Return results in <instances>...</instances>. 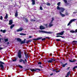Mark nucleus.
<instances>
[{
    "instance_id": "obj_1",
    "label": "nucleus",
    "mask_w": 77,
    "mask_h": 77,
    "mask_svg": "<svg viewBox=\"0 0 77 77\" xmlns=\"http://www.w3.org/2000/svg\"><path fill=\"white\" fill-rule=\"evenodd\" d=\"M5 65V63L3 62H2V61H0V68H1V70H4L5 69V67H4V66L3 65Z\"/></svg>"
},
{
    "instance_id": "obj_2",
    "label": "nucleus",
    "mask_w": 77,
    "mask_h": 77,
    "mask_svg": "<svg viewBox=\"0 0 77 77\" xmlns=\"http://www.w3.org/2000/svg\"><path fill=\"white\" fill-rule=\"evenodd\" d=\"M39 32L42 33H47L48 34H52V33H53V32L44 31L43 30H40L39 31Z\"/></svg>"
},
{
    "instance_id": "obj_3",
    "label": "nucleus",
    "mask_w": 77,
    "mask_h": 77,
    "mask_svg": "<svg viewBox=\"0 0 77 77\" xmlns=\"http://www.w3.org/2000/svg\"><path fill=\"white\" fill-rule=\"evenodd\" d=\"M30 70L32 71V72H33L34 71L35 72H39L40 71H41V69H30Z\"/></svg>"
},
{
    "instance_id": "obj_4",
    "label": "nucleus",
    "mask_w": 77,
    "mask_h": 77,
    "mask_svg": "<svg viewBox=\"0 0 77 77\" xmlns=\"http://www.w3.org/2000/svg\"><path fill=\"white\" fill-rule=\"evenodd\" d=\"M51 60H47V61L48 63H53V62H55L56 60L55 59L53 58H51Z\"/></svg>"
},
{
    "instance_id": "obj_5",
    "label": "nucleus",
    "mask_w": 77,
    "mask_h": 77,
    "mask_svg": "<svg viewBox=\"0 0 77 77\" xmlns=\"http://www.w3.org/2000/svg\"><path fill=\"white\" fill-rule=\"evenodd\" d=\"M57 8L58 10H61L60 12H63L65 11V9L64 8L62 7H60L59 6H57Z\"/></svg>"
},
{
    "instance_id": "obj_6",
    "label": "nucleus",
    "mask_w": 77,
    "mask_h": 77,
    "mask_svg": "<svg viewBox=\"0 0 77 77\" xmlns=\"http://www.w3.org/2000/svg\"><path fill=\"white\" fill-rule=\"evenodd\" d=\"M21 54H22L21 51H20L19 50L17 54H18V57L19 58V59H21V56H22Z\"/></svg>"
},
{
    "instance_id": "obj_7",
    "label": "nucleus",
    "mask_w": 77,
    "mask_h": 77,
    "mask_svg": "<svg viewBox=\"0 0 77 77\" xmlns=\"http://www.w3.org/2000/svg\"><path fill=\"white\" fill-rule=\"evenodd\" d=\"M19 62H23V63L24 64H25V63H26H26H27V60H26V59H25L24 60L23 59H20L19 60Z\"/></svg>"
},
{
    "instance_id": "obj_8",
    "label": "nucleus",
    "mask_w": 77,
    "mask_h": 77,
    "mask_svg": "<svg viewBox=\"0 0 77 77\" xmlns=\"http://www.w3.org/2000/svg\"><path fill=\"white\" fill-rule=\"evenodd\" d=\"M64 33V31H63L61 32L57 33V35H63Z\"/></svg>"
},
{
    "instance_id": "obj_9",
    "label": "nucleus",
    "mask_w": 77,
    "mask_h": 77,
    "mask_svg": "<svg viewBox=\"0 0 77 77\" xmlns=\"http://www.w3.org/2000/svg\"><path fill=\"white\" fill-rule=\"evenodd\" d=\"M8 17V14H6L5 16L4 17V19H5V20H4V21H8V19H7Z\"/></svg>"
},
{
    "instance_id": "obj_10",
    "label": "nucleus",
    "mask_w": 77,
    "mask_h": 77,
    "mask_svg": "<svg viewBox=\"0 0 77 77\" xmlns=\"http://www.w3.org/2000/svg\"><path fill=\"white\" fill-rule=\"evenodd\" d=\"M42 37H38V38H37V39H35V38L33 39L32 41H37L38 40H40V39H42Z\"/></svg>"
},
{
    "instance_id": "obj_11",
    "label": "nucleus",
    "mask_w": 77,
    "mask_h": 77,
    "mask_svg": "<svg viewBox=\"0 0 77 77\" xmlns=\"http://www.w3.org/2000/svg\"><path fill=\"white\" fill-rule=\"evenodd\" d=\"M24 29L23 28H20V29H18L17 30V32H21L22 30H23Z\"/></svg>"
},
{
    "instance_id": "obj_12",
    "label": "nucleus",
    "mask_w": 77,
    "mask_h": 77,
    "mask_svg": "<svg viewBox=\"0 0 77 77\" xmlns=\"http://www.w3.org/2000/svg\"><path fill=\"white\" fill-rule=\"evenodd\" d=\"M39 29L40 30H44V29H45V28L42 25H41L39 27Z\"/></svg>"
},
{
    "instance_id": "obj_13",
    "label": "nucleus",
    "mask_w": 77,
    "mask_h": 77,
    "mask_svg": "<svg viewBox=\"0 0 77 77\" xmlns=\"http://www.w3.org/2000/svg\"><path fill=\"white\" fill-rule=\"evenodd\" d=\"M25 56V58L26 59H28V58H29V56H28V54L26 53V52H24V53Z\"/></svg>"
},
{
    "instance_id": "obj_14",
    "label": "nucleus",
    "mask_w": 77,
    "mask_h": 77,
    "mask_svg": "<svg viewBox=\"0 0 77 77\" xmlns=\"http://www.w3.org/2000/svg\"><path fill=\"white\" fill-rule=\"evenodd\" d=\"M26 39H24V40L21 41V42H20V44H25V43H26Z\"/></svg>"
},
{
    "instance_id": "obj_15",
    "label": "nucleus",
    "mask_w": 77,
    "mask_h": 77,
    "mask_svg": "<svg viewBox=\"0 0 77 77\" xmlns=\"http://www.w3.org/2000/svg\"><path fill=\"white\" fill-rule=\"evenodd\" d=\"M31 2H32V6H33V5H36L35 3V0H31Z\"/></svg>"
},
{
    "instance_id": "obj_16",
    "label": "nucleus",
    "mask_w": 77,
    "mask_h": 77,
    "mask_svg": "<svg viewBox=\"0 0 77 77\" xmlns=\"http://www.w3.org/2000/svg\"><path fill=\"white\" fill-rule=\"evenodd\" d=\"M71 74V72L70 71H69L67 73V75L65 77H69V75Z\"/></svg>"
},
{
    "instance_id": "obj_17",
    "label": "nucleus",
    "mask_w": 77,
    "mask_h": 77,
    "mask_svg": "<svg viewBox=\"0 0 77 77\" xmlns=\"http://www.w3.org/2000/svg\"><path fill=\"white\" fill-rule=\"evenodd\" d=\"M9 23H8V24H9V25H12V23H13V21H12V20H9Z\"/></svg>"
},
{
    "instance_id": "obj_18",
    "label": "nucleus",
    "mask_w": 77,
    "mask_h": 77,
    "mask_svg": "<svg viewBox=\"0 0 77 77\" xmlns=\"http://www.w3.org/2000/svg\"><path fill=\"white\" fill-rule=\"evenodd\" d=\"M59 13L61 16L62 17H64L65 16V14H62V12L60 11L59 12Z\"/></svg>"
},
{
    "instance_id": "obj_19",
    "label": "nucleus",
    "mask_w": 77,
    "mask_h": 77,
    "mask_svg": "<svg viewBox=\"0 0 77 77\" xmlns=\"http://www.w3.org/2000/svg\"><path fill=\"white\" fill-rule=\"evenodd\" d=\"M47 38L48 39H50V37H46L45 38H42V41H45V39H47Z\"/></svg>"
},
{
    "instance_id": "obj_20",
    "label": "nucleus",
    "mask_w": 77,
    "mask_h": 77,
    "mask_svg": "<svg viewBox=\"0 0 77 77\" xmlns=\"http://www.w3.org/2000/svg\"><path fill=\"white\" fill-rule=\"evenodd\" d=\"M18 16V12L17 11H16V13H15V17H17Z\"/></svg>"
},
{
    "instance_id": "obj_21",
    "label": "nucleus",
    "mask_w": 77,
    "mask_h": 77,
    "mask_svg": "<svg viewBox=\"0 0 77 77\" xmlns=\"http://www.w3.org/2000/svg\"><path fill=\"white\" fill-rule=\"evenodd\" d=\"M57 70V69H53V72H56L57 73L59 72H60V71L59 70L58 71H56Z\"/></svg>"
},
{
    "instance_id": "obj_22",
    "label": "nucleus",
    "mask_w": 77,
    "mask_h": 77,
    "mask_svg": "<svg viewBox=\"0 0 77 77\" xmlns=\"http://www.w3.org/2000/svg\"><path fill=\"white\" fill-rule=\"evenodd\" d=\"M17 41L18 42H21L22 40L20 38H18L17 39Z\"/></svg>"
},
{
    "instance_id": "obj_23",
    "label": "nucleus",
    "mask_w": 77,
    "mask_h": 77,
    "mask_svg": "<svg viewBox=\"0 0 77 77\" xmlns=\"http://www.w3.org/2000/svg\"><path fill=\"white\" fill-rule=\"evenodd\" d=\"M25 21L26 23H28L29 22V20H28V19H27V18H25Z\"/></svg>"
},
{
    "instance_id": "obj_24",
    "label": "nucleus",
    "mask_w": 77,
    "mask_h": 77,
    "mask_svg": "<svg viewBox=\"0 0 77 77\" xmlns=\"http://www.w3.org/2000/svg\"><path fill=\"white\" fill-rule=\"evenodd\" d=\"M32 41V40H28L26 42V44H29V42H31Z\"/></svg>"
},
{
    "instance_id": "obj_25",
    "label": "nucleus",
    "mask_w": 77,
    "mask_h": 77,
    "mask_svg": "<svg viewBox=\"0 0 77 77\" xmlns=\"http://www.w3.org/2000/svg\"><path fill=\"white\" fill-rule=\"evenodd\" d=\"M14 26H15V25H14V24H13V25H11L10 26V29H12L13 28V27H14Z\"/></svg>"
},
{
    "instance_id": "obj_26",
    "label": "nucleus",
    "mask_w": 77,
    "mask_h": 77,
    "mask_svg": "<svg viewBox=\"0 0 77 77\" xmlns=\"http://www.w3.org/2000/svg\"><path fill=\"white\" fill-rule=\"evenodd\" d=\"M66 65H68V63H66L65 64H63L62 66L63 67H65Z\"/></svg>"
},
{
    "instance_id": "obj_27",
    "label": "nucleus",
    "mask_w": 77,
    "mask_h": 77,
    "mask_svg": "<svg viewBox=\"0 0 77 77\" xmlns=\"http://www.w3.org/2000/svg\"><path fill=\"white\" fill-rule=\"evenodd\" d=\"M69 61L70 62H75V61H76V60H69Z\"/></svg>"
},
{
    "instance_id": "obj_28",
    "label": "nucleus",
    "mask_w": 77,
    "mask_h": 77,
    "mask_svg": "<svg viewBox=\"0 0 77 77\" xmlns=\"http://www.w3.org/2000/svg\"><path fill=\"white\" fill-rule=\"evenodd\" d=\"M56 37H61V38H64V37L62 36L61 35H57Z\"/></svg>"
},
{
    "instance_id": "obj_29",
    "label": "nucleus",
    "mask_w": 77,
    "mask_h": 77,
    "mask_svg": "<svg viewBox=\"0 0 77 77\" xmlns=\"http://www.w3.org/2000/svg\"><path fill=\"white\" fill-rule=\"evenodd\" d=\"M20 35H26V34H24L23 33H20Z\"/></svg>"
},
{
    "instance_id": "obj_30",
    "label": "nucleus",
    "mask_w": 77,
    "mask_h": 77,
    "mask_svg": "<svg viewBox=\"0 0 77 77\" xmlns=\"http://www.w3.org/2000/svg\"><path fill=\"white\" fill-rule=\"evenodd\" d=\"M17 58H15V59L13 60L12 61L13 62H15L16 61H17Z\"/></svg>"
},
{
    "instance_id": "obj_31",
    "label": "nucleus",
    "mask_w": 77,
    "mask_h": 77,
    "mask_svg": "<svg viewBox=\"0 0 77 77\" xmlns=\"http://www.w3.org/2000/svg\"><path fill=\"white\" fill-rule=\"evenodd\" d=\"M70 33H75V31L73 30H71L70 31Z\"/></svg>"
},
{
    "instance_id": "obj_32",
    "label": "nucleus",
    "mask_w": 77,
    "mask_h": 77,
    "mask_svg": "<svg viewBox=\"0 0 77 77\" xmlns=\"http://www.w3.org/2000/svg\"><path fill=\"white\" fill-rule=\"evenodd\" d=\"M51 24V23H49V26L50 27H51L53 26V24Z\"/></svg>"
},
{
    "instance_id": "obj_33",
    "label": "nucleus",
    "mask_w": 77,
    "mask_h": 77,
    "mask_svg": "<svg viewBox=\"0 0 77 77\" xmlns=\"http://www.w3.org/2000/svg\"><path fill=\"white\" fill-rule=\"evenodd\" d=\"M5 41V42H8V38H6L4 39Z\"/></svg>"
},
{
    "instance_id": "obj_34",
    "label": "nucleus",
    "mask_w": 77,
    "mask_h": 77,
    "mask_svg": "<svg viewBox=\"0 0 77 77\" xmlns=\"http://www.w3.org/2000/svg\"><path fill=\"white\" fill-rule=\"evenodd\" d=\"M76 68H77V66H75L72 69V70H75Z\"/></svg>"
},
{
    "instance_id": "obj_35",
    "label": "nucleus",
    "mask_w": 77,
    "mask_h": 77,
    "mask_svg": "<svg viewBox=\"0 0 77 77\" xmlns=\"http://www.w3.org/2000/svg\"><path fill=\"white\" fill-rule=\"evenodd\" d=\"M6 32V30L4 29V30H3L2 33H5Z\"/></svg>"
},
{
    "instance_id": "obj_36",
    "label": "nucleus",
    "mask_w": 77,
    "mask_h": 77,
    "mask_svg": "<svg viewBox=\"0 0 77 77\" xmlns=\"http://www.w3.org/2000/svg\"><path fill=\"white\" fill-rule=\"evenodd\" d=\"M75 20H76L75 19H72L71 20H70V21L72 23V22H73V21H75Z\"/></svg>"
},
{
    "instance_id": "obj_37",
    "label": "nucleus",
    "mask_w": 77,
    "mask_h": 77,
    "mask_svg": "<svg viewBox=\"0 0 77 77\" xmlns=\"http://www.w3.org/2000/svg\"><path fill=\"white\" fill-rule=\"evenodd\" d=\"M71 23H72V22L71 21H70L69 22V23L68 24H67L68 26H69L70 25V24H71Z\"/></svg>"
},
{
    "instance_id": "obj_38",
    "label": "nucleus",
    "mask_w": 77,
    "mask_h": 77,
    "mask_svg": "<svg viewBox=\"0 0 77 77\" xmlns=\"http://www.w3.org/2000/svg\"><path fill=\"white\" fill-rule=\"evenodd\" d=\"M65 14L66 15H67V16L69 15V13H68L67 12H66L65 13Z\"/></svg>"
},
{
    "instance_id": "obj_39",
    "label": "nucleus",
    "mask_w": 77,
    "mask_h": 77,
    "mask_svg": "<svg viewBox=\"0 0 77 77\" xmlns=\"http://www.w3.org/2000/svg\"><path fill=\"white\" fill-rule=\"evenodd\" d=\"M32 22V21H33V22H35V21H36V20H33V19H32L30 20Z\"/></svg>"
},
{
    "instance_id": "obj_40",
    "label": "nucleus",
    "mask_w": 77,
    "mask_h": 77,
    "mask_svg": "<svg viewBox=\"0 0 77 77\" xmlns=\"http://www.w3.org/2000/svg\"><path fill=\"white\" fill-rule=\"evenodd\" d=\"M18 66L20 68H23V66H21V65H18Z\"/></svg>"
},
{
    "instance_id": "obj_41",
    "label": "nucleus",
    "mask_w": 77,
    "mask_h": 77,
    "mask_svg": "<svg viewBox=\"0 0 77 77\" xmlns=\"http://www.w3.org/2000/svg\"><path fill=\"white\" fill-rule=\"evenodd\" d=\"M63 1L65 3H67V0H63Z\"/></svg>"
},
{
    "instance_id": "obj_42",
    "label": "nucleus",
    "mask_w": 77,
    "mask_h": 77,
    "mask_svg": "<svg viewBox=\"0 0 77 77\" xmlns=\"http://www.w3.org/2000/svg\"><path fill=\"white\" fill-rule=\"evenodd\" d=\"M45 26H46V28H48V24H47L45 25Z\"/></svg>"
},
{
    "instance_id": "obj_43",
    "label": "nucleus",
    "mask_w": 77,
    "mask_h": 77,
    "mask_svg": "<svg viewBox=\"0 0 77 77\" xmlns=\"http://www.w3.org/2000/svg\"><path fill=\"white\" fill-rule=\"evenodd\" d=\"M60 2H59L58 3H57V5L58 6H60Z\"/></svg>"
},
{
    "instance_id": "obj_44",
    "label": "nucleus",
    "mask_w": 77,
    "mask_h": 77,
    "mask_svg": "<svg viewBox=\"0 0 77 77\" xmlns=\"http://www.w3.org/2000/svg\"><path fill=\"white\" fill-rule=\"evenodd\" d=\"M56 41H58V42H59V41H60L61 40L59 39H56Z\"/></svg>"
},
{
    "instance_id": "obj_45",
    "label": "nucleus",
    "mask_w": 77,
    "mask_h": 77,
    "mask_svg": "<svg viewBox=\"0 0 77 77\" xmlns=\"http://www.w3.org/2000/svg\"><path fill=\"white\" fill-rule=\"evenodd\" d=\"M47 5L48 6H50V3L48 2L47 4Z\"/></svg>"
},
{
    "instance_id": "obj_46",
    "label": "nucleus",
    "mask_w": 77,
    "mask_h": 77,
    "mask_svg": "<svg viewBox=\"0 0 77 77\" xmlns=\"http://www.w3.org/2000/svg\"><path fill=\"white\" fill-rule=\"evenodd\" d=\"M38 64L39 65H41V64H42V62H38Z\"/></svg>"
},
{
    "instance_id": "obj_47",
    "label": "nucleus",
    "mask_w": 77,
    "mask_h": 77,
    "mask_svg": "<svg viewBox=\"0 0 77 77\" xmlns=\"http://www.w3.org/2000/svg\"><path fill=\"white\" fill-rule=\"evenodd\" d=\"M0 18L1 20H3V17H2V16H0Z\"/></svg>"
},
{
    "instance_id": "obj_48",
    "label": "nucleus",
    "mask_w": 77,
    "mask_h": 77,
    "mask_svg": "<svg viewBox=\"0 0 77 77\" xmlns=\"http://www.w3.org/2000/svg\"><path fill=\"white\" fill-rule=\"evenodd\" d=\"M40 10H41L42 11V9H43L42 7H40Z\"/></svg>"
},
{
    "instance_id": "obj_49",
    "label": "nucleus",
    "mask_w": 77,
    "mask_h": 77,
    "mask_svg": "<svg viewBox=\"0 0 77 77\" xmlns=\"http://www.w3.org/2000/svg\"><path fill=\"white\" fill-rule=\"evenodd\" d=\"M3 48L0 47V50H3Z\"/></svg>"
},
{
    "instance_id": "obj_50",
    "label": "nucleus",
    "mask_w": 77,
    "mask_h": 77,
    "mask_svg": "<svg viewBox=\"0 0 77 77\" xmlns=\"http://www.w3.org/2000/svg\"><path fill=\"white\" fill-rule=\"evenodd\" d=\"M54 17H52V21H54Z\"/></svg>"
},
{
    "instance_id": "obj_51",
    "label": "nucleus",
    "mask_w": 77,
    "mask_h": 77,
    "mask_svg": "<svg viewBox=\"0 0 77 77\" xmlns=\"http://www.w3.org/2000/svg\"><path fill=\"white\" fill-rule=\"evenodd\" d=\"M77 11H74L73 12V14H76V13H77Z\"/></svg>"
},
{
    "instance_id": "obj_52",
    "label": "nucleus",
    "mask_w": 77,
    "mask_h": 77,
    "mask_svg": "<svg viewBox=\"0 0 77 77\" xmlns=\"http://www.w3.org/2000/svg\"><path fill=\"white\" fill-rule=\"evenodd\" d=\"M75 33H77V29H76L75 30Z\"/></svg>"
},
{
    "instance_id": "obj_53",
    "label": "nucleus",
    "mask_w": 77,
    "mask_h": 77,
    "mask_svg": "<svg viewBox=\"0 0 77 77\" xmlns=\"http://www.w3.org/2000/svg\"><path fill=\"white\" fill-rule=\"evenodd\" d=\"M72 42H77V41H73Z\"/></svg>"
},
{
    "instance_id": "obj_54",
    "label": "nucleus",
    "mask_w": 77,
    "mask_h": 77,
    "mask_svg": "<svg viewBox=\"0 0 77 77\" xmlns=\"http://www.w3.org/2000/svg\"><path fill=\"white\" fill-rule=\"evenodd\" d=\"M6 44H7V45H9V42H7V43Z\"/></svg>"
},
{
    "instance_id": "obj_55",
    "label": "nucleus",
    "mask_w": 77,
    "mask_h": 77,
    "mask_svg": "<svg viewBox=\"0 0 77 77\" xmlns=\"http://www.w3.org/2000/svg\"><path fill=\"white\" fill-rule=\"evenodd\" d=\"M32 38V36H31L30 35L29 37V38Z\"/></svg>"
},
{
    "instance_id": "obj_56",
    "label": "nucleus",
    "mask_w": 77,
    "mask_h": 77,
    "mask_svg": "<svg viewBox=\"0 0 77 77\" xmlns=\"http://www.w3.org/2000/svg\"><path fill=\"white\" fill-rule=\"evenodd\" d=\"M53 20H51V21L50 22V24H51V23H53Z\"/></svg>"
},
{
    "instance_id": "obj_57",
    "label": "nucleus",
    "mask_w": 77,
    "mask_h": 77,
    "mask_svg": "<svg viewBox=\"0 0 77 77\" xmlns=\"http://www.w3.org/2000/svg\"><path fill=\"white\" fill-rule=\"evenodd\" d=\"M53 73L51 74H50V75L51 76V75H53Z\"/></svg>"
},
{
    "instance_id": "obj_58",
    "label": "nucleus",
    "mask_w": 77,
    "mask_h": 77,
    "mask_svg": "<svg viewBox=\"0 0 77 77\" xmlns=\"http://www.w3.org/2000/svg\"><path fill=\"white\" fill-rule=\"evenodd\" d=\"M52 55H53V54H52V53L50 54L49 55L50 56H52Z\"/></svg>"
},
{
    "instance_id": "obj_59",
    "label": "nucleus",
    "mask_w": 77,
    "mask_h": 77,
    "mask_svg": "<svg viewBox=\"0 0 77 77\" xmlns=\"http://www.w3.org/2000/svg\"><path fill=\"white\" fill-rule=\"evenodd\" d=\"M70 68V67H68L67 69V70H68V69H69V68Z\"/></svg>"
},
{
    "instance_id": "obj_60",
    "label": "nucleus",
    "mask_w": 77,
    "mask_h": 77,
    "mask_svg": "<svg viewBox=\"0 0 77 77\" xmlns=\"http://www.w3.org/2000/svg\"><path fill=\"white\" fill-rule=\"evenodd\" d=\"M0 32H3V30H2V29H1V30H0Z\"/></svg>"
},
{
    "instance_id": "obj_61",
    "label": "nucleus",
    "mask_w": 77,
    "mask_h": 77,
    "mask_svg": "<svg viewBox=\"0 0 77 77\" xmlns=\"http://www.w3.org/2000/svg\"><path fill=\"white\" fill-rule=\"evenodd\" d=\"M39 66V67H40V68H43V67L41 66Z\"/></svg>"
},
{
    "instance_id": "obj_62",
    "label": "nucleus",
    "mask_w": 77,
    "mask_h": 77,
    "mask_svg": "<svg viewBox=\"0 0 77 77\" xmlns=\"http://www.w3.org/2000/svg\"><path fill=\"white\" fill-rule=\"evenodd\" d=\"M29 69H30L29 68V69H26V70H29Z\"/></svg>"
},
{
    "instance_id": "obj_63",
    "label": "nucleus",
    "mask_w": 77,
    "mask_h": 77,
    "mask_svg": "<svg viewBox=\"0 0 77 77\" xmlns=\"http://www.w3.org/2000/svg\"><path fill=\"white\" fill-rule=\"evenodd\" d=\"M2 40L1 39V38H0V42H1Z\"/></svg>"
},
{
    "instance_id": "obj_64",
    "label": "nucleus",
    "mask_w": 77,
    "mask_h": 77,
    "mask_svg": "<svg viewBox=\"0 0 77 77\" xmlns=\"http://www.w3.org/2000/svg\"><path fill=\"white\" fill-rule=\"evenodd\" d=\"M44 46H46V45L44 44Z\"/></svg>"
}]
</instances>
